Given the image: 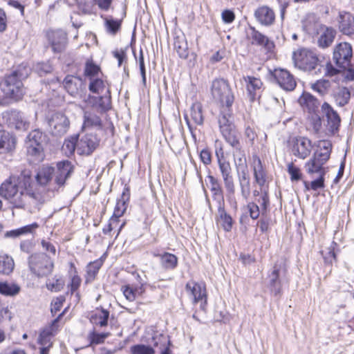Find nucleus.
Listing matches in <instances>:
<instances>
[{
  "instance_id": "13",
  "label": "nucleus",
  "mask_w": 354,
  "mask_h": 354,
  "mask_svg": "<svg viewBox=\"0 0 354 354\" xmlns=\"http://www.w3.org/2000/svg\"><path fill=\"white\" fill-rule=\"evenodd\" d=\"M298 102L304 110L310 113L315 114V129L318 130L321 126V118L316 113L320 106L319 101L312 94L304 93L298 99Z\"/></svg>"
},
{
  "instance_id": "52",
  "label": "nucleus",
  "mask_w": 354,
  "mask_h": 354,
  "mask_svg": "<svg viewBox=\"0 0 354 354\" xmlns=\"http://www.w3.org/2000/svg\"><path fill=\"white\" fill-rule=\"evenodd\" d=\"M88 88L92 93H102L105 88V83L100 78L91 77L90 80Z\"/></svg>"
},
{
  "instance_id": "10",
  "label": "nucleus",
  "mask_w": 354,
  "mask_h": 354,
  "mask_svg": "<svg viewBox=\"0 0 354 354\" xmlns=\"http://www.w3.org/2000/svg\"><path fill=\"white\" fill-rule=\"evenodd\" d=\"M211 93L213 98L223 106L230 108L234 102V95L227 81L216 79L212 82Z\"/></svg>"
},
{
  "instance_id": "8",
  "label": "nucleus",
  "mask_w": 354,
  "mask_h": 354,
  "mask_svg": "<svg viewBox=\"0 0 354 354\" xmlns=\"http://www.w3.org/2000/svg\"><path fill=\"white\" fill-rule=\"evenodd\" d=\"M28 267L35 276L44 277L51 274L54 263L50 257L44 253L34 254L28 258Z\"/></svg>"
},
{
  "instance_id": "57",
  "label": "nucleus",
  "mask_w": 354,
  "mask_h": 354,
  "mask_svg": "<svg viewBox=\"0 0 354 354\" xmlns=\"http://www.w3.org/2000/svg\"><path fill=\"white\" fill-rule=\"evenodd\" d=\"M64 282L59 279H53L46 282L47 288L52 292H58L63 288Z\"/></svg>"
},
{
  "instance_id": "29",
  "label": "nucleus",
  "mask_w": 354,
  "mask_h": 354,
  "mask_svg": "<svg viewBox=\"0 0 354 354\" xmlns=\"http://www.w3.org/2000/svg\"><path fill=\"white\" fill-rule=\"evenodd\" d=\"M239 186L243 198L247 201L251 194V183L248 171L236 172Z\"/></svg>"
},
{
  "instance_id": "32",
  "label": "nucleus",
  "mask_w": 354,
  "mask_h": 354,
  "mask_svg": "<svg viewBox=\"0 0 354 354\" xmlns=\"http://www.w3.org/2000/svg\"><path fill=\"white\" fill-rule=\"evenodd\" d=\"M16 139L9 132L0 130V153H6L15 148Z\"/></svg>"
},
{
  "instance_id": "15",
  "label": "nucleus",
  "mask_w": 354,
  "mask_h": 354,
  "mask_svg": "<svg viewBox=\"0 0 354 354\" xmlns=\"http://www.w3.org/2000/svg\"><path fill=\"white\" fill-rule=\"evenodd\" d=\"M68 118L62 113H55L48 120L50 130L54 136H62L64 135L69 128Z\"/></svg>"
},
{
  "instance_id": "49",
  "label": "nucleus",
  "mask_w": 354,
  "mask_h": 354,
  "mask_svg": "<svg viewBox=\"0 0 354 354\" xmlns=\"http://www.w3.org/2000/svg\"><path fill=\"white\" fill-rule=\"evenodd\" d=\"M110 335V333H97L96 328H93L88 334V339L90 342L89 346L97 345L104 342L105 339Z\"/></svg>"
},
{
  "instance_id": "27",
  "label": "nucleus",
  "mask_w": 354,
  "mask_h": 354,
  "mask_svg": "<svg viewBox=\"0 0 354 354\" xmlns=\"http://www.w3.org/2000/svg\"><path fill=\"white\" fill-rule=\"evenodd\" d=\"M63 313H61L57 318H56L51 323L50 325L45 327L40 333L39 337V344L42 346L49 345L50 343L51 338L55 336L58 331V322Z\"/></svg>"
},
{
  "instance_id": "46",
  "label": "nucleus",
  "mask_w": 354,
  "mask_h": 354,
  "mask_svg": "<svg viewBox=\"0 0 354 354\" xmlns=\"http://www.w3.org/2000/svg\"><path fill=\"white\" fill-rule=\"evenodd\" d=\"M20 287L13 283L0 281V293L6 296H14L19 292Z\"/></svg>"
},
{
  "instance_id": "30",
  "label": "nucleus",
  "mask_w": 354,
  "mask_h": 354,
  "mask_svg": "<svg viewBox=\"0 0 354 354\" xmlns=\"http://www.w3.org/2000/svg\"><path fill=\"white\" fill-rule=\"evenodd\" d=\"M339 19L340 32L348 36L354 35V17L349 12H342L339 15Z\"/></svg>"
},
{
  "instance_id": "3",
  "label": "nucleus",
  "mask_w": 354,
  "mask_h": 354,
  "mask_svg": "<svg viewBox=\"0 0 354 354\" xmlns=\"http://www.w3.org/2000/svg\"><path fill=\"white\" fill-rule=\"evenodd\" d=\"M294 65L298 69L318 75L322 73L321 60L317 53L309 48H301L292 53Z\"/></svg>"
},
{
  "instance_id": "43",
  "label": "nucleus",
  "mask_w": 354,
  "mask_h": 354,
  "mask_svg": "<svg viewBox=\"0 0 354 354\" xmlns=\"http://www.w3.org/2000/svg\"><path fill=\"white\" fill-rule=\"evenodd\" d=\"M350 97V91L346 87L339 88L338 91L334 94L335 100L339 106H344L348 104Z\"/></svg>"
},
{
  "instance_id": "4",
  "label": "nucleus",
  "mask_w": 354,
  "mask_h": 354,
  "mask_svg": "<svg viewBox=\"0 0 354 354\" xmlns=\"http://www.w3.org/2000/svg\"><path fill=\"white\" fill-rule=\"evenodd\" d=\"M333 59L335 64L346 71L345 78L354 80V63L353 48L348 42H340L333 48Z\"/></svg>"
},
{
  "instance_id": "36",
  "label": "nucleus",
  "mask_w": 354,
  "mask_h": 354,
  "mask_svg": "<svg viewBox=\"0 0 354 354\" xmlns=\"http://www.w3.org/2000/svg\"><path fill=\"white\" fill-rule=\"evenodd\" d=\"M122 290L125 298L129 301H133L138 297L141 296L145 292L143 285L136 287L126 285L122 287Z\"/></svg>"
},
{
  "instance_id": "48",
  "label": "nucleus",
  "mask_w": 354,
  "mask_h": 354,
  "mask_svg": "<svg viewBox=\"0 0 354 354\" xmlns=\"http://www.w3.org/2000/svg\"><path fill=\"white\" fill-rule=\"evenodd\" d=\"M104 26L108 33L115 35L120 29L122 21L110 17H103Z\"/></svg>"
},
{
  "instance_id": "25",
  "label": "nucleus",
  "mask_w": 354,
  "mask_h": 354,
  "mask_svg": "<svg viewBox=\"0 0 354 354\" xmlns=\"http://www.w3.org/2000/svg\"><path fill=\"white\" fill-rule=\"evenodd\" d=\"M85 102L88 107L96 109L100 113H104L111 109V99L109 97L88 95Z\"/></svg>"
},
{
  "instance_id": "62",
  "label": "nucleus",
  "mask_w": 354,
  "mask_h": 354,
  "mask_svg": "<svg viewBox=\"0 0 354 354\" xmlns=\"http://www.w3.org/2000/svg\"><path fill=\"white\" fill-rule=\"evenodd\" d=\"M113 0H93V3L98 6V8L104 11H108L111 7Z\"/></svg>"
},
{
  "instance_id": "11",
  "label": "nucleus",
  "mask_w": 354,
  "mask_h": 354,
  "mask_svg": "<svg viewBox=\"0 0 354 354\" xmlns=\"http://www.w3.org/2000/svg\"><path fill=\"white\" fill-rule=\"evenodd\" d=\"M303 27L309 34H313L315 30L319 27V32H317L319 35L317 39V45L321 48L329 47L333 42L336 35V31L333 28L317 23H308L307 20L303 22Z\"/></svg>"
},
{
  "instance_id": "40",
  "label": "nucleus",
  "mask_w": 354,
  "mask_h": 354,
  "mask_svg": "<svg viewBox=\"0 0 354 354\" xmlns=\"http://www.w3.org/2000/svg\"><path fill=\"white\" fill-rule=\"evenodd\" d=\"M174 49L179 57L186 59L189 55V48L187 41L184 37H176L174 40Z\"/></svg>"
},
{
  "instance_id": "2",
  "label": "nucleus",
  "mask_w": 354,
  "mask_h": 354,
  "mask_svg": "<svg viewBox=\"0 0 354 354\" xmlns=\"http://www.w3.org/2000/svg\"><path fill=\"white\" fill-rule=\"evenodd\" d=\"M332 143L330 140H319L317 143V150L313 156L305 163L306 171L310 175H325L324 165L329 160L332 151Z\"/></svg>"
},
{
  "instance_id": "22",
  "label": "nucleus",
  "mask_w": 354,
  "mask_h": 354,
  "mask_svg": "<svg viewBox=\"0 0 354 354\" xmlns=\"http://www.w3.org/2000/svg\"><path fill=\"white\" fill-rule=\"evenodd\" d=\"M63 85L66 91L73 97L80 95L84 88L82 78L74 75H67L63 80Z\"/></svg>"
},
{
  "instance_id": "35",
  "label": "nucleus",
  "mask_w": 354,
  "mask_h": 354,
  "mask_svg": "<svg viewBox=\"0 0 354 354\" xmlns=\"http://www.w3.org/2000/svg\"><path fill=\"white\" fill-rule=\"evenodd\" d=\"M55 168L49 165H43L38 171L36 180L39 185H46L52 179Z\"/></svg>"
},
{
  "instance_id": "1",
  "label": "nucleus",
  "mask_w": 354,
  "mask_h": 354,
  "mask_svg": "<svg viewBox=\"0 0 354 354\" xmlns=\"http://www.w3.org/2000/svg\"><path fill=\"white\" fill-rule=\"evenodd\" d=\"M29 174L23 172L19 176H10L0 186V195L8 200L14 207H23L28 198L39 201L41 195L35 187Z\"/></svg>"
},
{
  "instance_id": "18",
  "label": "nucleus",
  "mask_w": 354,
  "mask_h": 354,
  "mask_svg": "<svg viewBox=\"0 0 354 354\" xmlns=\"http://www.w3.org/2000/svg\"><path fill=\"white\" fill-rule=\"evenodd\" d=\"M98 145L99 140L95 135L86 134L77 139V151L81 155H90Z\"/></svg>"
},
{
  "instance_id": "28",
  "label": "nucleus",
  "mask_w": 354,
  "mask_h": 354,
  "mask_svg": "<svg viewBox=\"0 0 354 354\" xmlns=\"http://www.w3.org/2000/svg\"><path fill=\"white\" fill-rule=\"evenodd\" d=\"M257 20L263 26L272 25L275 19V14L272 9L267 6L259 7L254 12Z\"/></svg>"
},
{
  "instance_id": "23",
  "label": "nucleus",
  "mask_w": 354,
  "mask_h": 354,
  "mask_svg": "<svg viewBox=\"0 0 354 354\" xmlns=\"http://www.w3.org/2000/svg\"><path fill=\"white\" fill-rule=\"evenodd\" d=\"M48 41L52 49L55 53H60L66 47L67 37L64 32L62 30H53L47 33Z\"/></svg>"
},
{
  "instance_id": "9",
  "label": "nucleus",
  "mask_w": 354,
  "mask_h": 354,
  "mask_svg": "<svg viewBox=\"0 0 354 354\" xmlns=\"http://www.w3.org/2000/svg\"><path fill=\"white\" fill-rule=\"evenodd\" d=\"M216 152L219 171L221 174L227 196L232 199L235 194V184L232 176V169L230 162L226 159L222 149Z\"/></svg>"
},
{
  "instance_id": "53",
  "label": "nucleus",
  "mask_w": 354,
  "mask_h": 354,
  "mask_svg": "<svg viewBox=\"0 0 354 354\" xmlns=\"http://www.w3.org/2000/svg\"><path fill=\"white\" fill-rule=\"evenodd\" d=\"M131 354H155L153 347L145 344H136L130 348Z\"/></svg>"
},
{
  "instance_id": "34",
  "label": "nucleus",
  "mask_w": 354,
  "mask_h": 354,
  "mask_svg": "<svg viewBox=\"0 0 354 354\" xmlns=\"http://www.w3.org/2000/svg\"><path fill=\"white\" fill-rule=\"evenodd\" d=\"M208 178L211 185L210 189L212 192L213 200L216 202L217 205L224 204L223 189L218 179L213 176H209Z\"/></svg>"
},
{
  "instance_id": "16",
  "label": "nucleus",
  "mask_w": 354,
  "mask_h": 354,
  "mask_svg": "<svg viewBox=\"0 0 354 354\" xmlns=\"http://www.w3.org/2000/svg\"><path fill=\"white\" fill-rule=\"evenodd\" d=\"M273 76L279 86L286 91H293L297 86L294 76L286 69H274Z\"/></svg>"
},
{
  "instance_id": "31",
  "label": "nucleus",
  "mask_w": 354,
  "mask_h": 354,
  "mask_svg": "<svg viewBox=\"0 0 354 354\" xmlns=\"http://www.w3.org/2000/svg\"><path fill=\"white\" fill-rule=\"evenodd\" d=\"M231 146L234 148L233 151V156L236 172L248 171L245 154L241 147L239 138L237 139V145Z\"/></svg>"
},
{
  "instance_id": "6",
  "label": "nucleus",
  "mask_w": 354,
  "mask_h": 354,
  "mask_svg": "<svg viewBox=\"0 0 354 354\" xmlns=\"http://www.w3.org/2000/svg\"><path fill=\"white\" fill-rule=\"evenodd\" d=\"M47 143V136L39 129L29 133L26 140L27 153L37 162H41L44 158V146Z\"/></svg>"
},
{
  "instance_id": "19",
  "label": "nucleus",
  "mask_w": 354,
  "mask_h": 354,
  "mask_svg": "<svg viewBox=\"0 0 354 354\" xmlns=\"http://www.w3.org/2000/svg\"><path fill=\"white\" fill-rule=\"evenodd\" d=\"M285 271L282 263L278 261L274 263L270 272L268 274V286L272 294L278 295L281 291V282L280 274Z\"/></svg>"
},
{
  "instance_id": "59",
  "label": "nucleus",
  "mask_w": 354,
  "mask_h": 354,
  "mask_svg": "<svg viewBox=\"0 0 354 354\" xmlns=\"http://www.w3.org/2000/svg\"><path fill=\"white\" fill-rule=\"evenodd\" d=\"M126 210L125 201H118L115 205L113 215L111 216L112 218H116L118 222H120V217H121Z\"/></svg>"
},
{
  "instance_id": "64",
  "label": "nucleus",
  "mask_w": 354,
  "mask_h": 354,
  "mask_svg": "<svg viewBox=\"0 0 354 354\" xmlns=\"http://www.w3.org/2000/svg\"><path fill=\"white\" fill-rule=\"evenodd\" d=\"M200 158L205 165H209L212 162L210 151L206 149H203L200 153Z\"/></svg>"
},
{
  "instance_id": "14",
  "label": "nucleus",
  "mask_w": 354,
  "mask_h": 354,
  "mask_svg": "<svg viewBox=\"0 0 354 354\" xmlns=\"http://www.w3.org/2000/svg\"><path fill=\"white\" fill-rule=\"evenodd\" d=\"M292 154L301 159L307 158L312 151L311 141L306 137H295L290 141Z\"/></svg>"
},
{
  "instance_id": "38",
  "label": "nucleus",
  "mask_w": 354,
  "mask_h": 354,
  "mask_svg": "<svg viewBox=\"0 0 354 354\" xmlns=\"http://www.w3.org/2000/svg\"><path fill=\"white\" fill-rule=\"evenodd\" d=\"M155 257H160L161 266L167 270H173L176 268L178 265V258L176 255L165 252L162 254H156Z\"/></svg>"
},
{
  "instance_id": "12",
  "label": "nucleus",
  "mask_w": 354,
  "mask_h": 354,
  "mask_svg": "<svg viewBox=\"0 0 354 354\" xmlns=\"http://www.w3.org/2000/svg\"><path fill=\"white\" fill-rule=\"evenodd\" d=\"M232 119L230 108H223L218 118L219 128L225 140L230 145H236L239 137Z\"/></svg>"
},
{
  "instance_id": "58",
  "label": "nucleus",
  "mask_w": 354,
  "mask_h": 354,
  "mask_svg": "<svg viewBox=\"0 0 354 354\" xmlns=\"http://www.w3.org/2000/svg\"><path fill=\"white\" fill-rule=\"evenodd\" d=\"M288 172L290 175L292 181L299 180L301 178V173L299 167H296L292 162L288 165Z\"/></svg>"
},
{
  "instance_id": "61",
  "label": "nucleus",
  "mask_w": 354,
  "mask_h": 354,
  "mask_svg": "<svg viewBox=\"0 0 354 354\" xmlns=\"http://www.w3.org/2000/svg\"><path fill=\"white\" fill-rule=\"evenodd\" d=\"M339 71L330 62H328L325 65L324 75L326 77H333L337 75Z\"/></svg>"
},
{
  "instance_id": "7",
  "label": "nucleus",
  "mask_w": 354,
  "mask_h": 354,
  "mask_svg": "<svg viewBox=\"0 0 354 354\" xmlns=\"http://www.w3.org/2000/svg\"><path fill=\"white\" fill-rule=\"evenodd\" d=\"M21 79L22 75L19 71H14L4 77L0 83V87L6 97L18 100L23 96Z\"/></svg>"
},
{
  "instance_id": "50",
  "label": "nucleus",
  "mask_w": 354,
  "mask_h": 354,
  "mask_svg": "<svg viewBox=\"0 0 354 354\" xmlns=\"http://www.w3.org/2000/svg\"><path fill=\"white\" fill-rule=\"evenodd\" d=\"M102 265V262L97 260L91 262L87 265L86 279L87 282L93 281L95 279Z\"/></svg>"
},
{
  "instance_id": "55",
  "label": "nucleus",
  "mask_w": 354,
  "mask_h": 354,
  "mask_svg": "<svg viewBox=\"0 0 354 354\" xmlns=\"http://www.w3.org/2000/svg\"><path fill=\"white\" fill-rule=\"evenodd\" d=\"M100 71V67L93 64L92 61H87L85 66L84 73L86 76L95 78Z\"/></svg>"
},
{
  "instance_id": "33",
  "label": "nucleus",
  "mask_w": 354,
  "mask_h": 354,
  "mask_svg": "<svg viewBox=\"0 0 354 354\" xmlns=\"http://www.w3.org/2000/svg\"><path fill=\"white\" fill-rule=\"evenodd\" d=\"M243 80L246 84L247 91L251 100L253 101L257 95V92L261 90L263 83L259 78L252 76L243 77Z\"/></svg>"
},
{
  "instance_id": "41",
  "label": "nucleus",
  "mask_w": 354,
  "mask_h": 354,
  "mask_svg": "<svg viewBox=\"0 0 354 354\" xmlns=\"http://www.w3.org/2000/svg\"><path fill=\"white\" fill-rule=\"evenodd\" d=\"M38 227L39 225L37 223H33L30 225H28L16 230L8 231L5 236L6 237L16 238L24 234L32 233Z\"/></svg>"
},
{
  "instance_id": "47",
  "label": "nucleus",
  "mask_w": 354,
  "mask_h": 354,
  "mask_svg": "<svg viewBox=\"0 0 354 354\" xmlns=\"http://www.w3.org/2000/svg\"><path fill=\"white\" fill-rule=\"evenodd\" d=\"M15 263L13 259L8 255L0 256V272L9 274L13 271Z\"/></svg>"
},
{
  "instance_id": "56",
  "label": "nucleus",
  "mask_w": 354,
  "mask_h": 354,
  "mask_svg": "<svg viewBox=\"0 0 354 354\" xmlns=\"http://www.w3.org/2000/svg\"><path fill=\"white\" fill-rule=\"evenodd\" d=\"M246 209L249 212L250 218L253 220H256L259 218L260 212H261L262 215H264L267 212L266 211L264 214H262V210H260L259 207L254 202L248 203L246 205ZM261 209H262L261 208Z\"/></svg>"
},
{
  "instance_id": "26",
  "label": "nucleus",
  "mask_w": 354,
  "mask_h": 354,
  "mask_svg": "<svg viewBox=\"0 0 354 354\" xmlns=\"http://www.w3.org/2000/svg\"><path fill=\"white\" fill-rule=\"evenodd\" d=\"M110 312L103 308H97L92 311L89 317L94 328H104L108 325Z\"/></svg>"
},
{
  "instance_id": "45",
  "label": "nucleus",
  "mask_w": 354,
  "mask_h": 354,
  "mask_svg": "<svg viewBox=\"0 0 354 354\" xmlns=\"http://www.w3.org/2000/svg\"><path fill=\"white\" fill-rule=\"evenodd\" d=\"M84 127L102 128V121L99 116L85 111L84 115Z\"/></svg>"
},
{
  "instance_id": "51",
  "label": "nucleus",
  "mask_w": 354,
  "mask_h": 354,
  "mask_svg": "<svg viewBox=\"0 0 354 354\" xmlns=\"http://www.w3.org/2000/svg\"><path fill=\"white\" fill-rule=\"evenodd\" d=\"M337 246V243L333 241L328 248L322 251V254L326 263H332L336 260L335 248Z\"/></svg>"
},
{
  "instance_id": "24",
  "label": "nucleus",
  "mask_w": 354,
  "mask_h": 354,
  "mask_svg": "<svg viewBox=\"0 0 354 354\" xmlns=\"http://www.w3.org/2000/svg\"><path fill=\"white\" fill-rule=\"evenodd\" d=\"M248 38L251 40L252 44L260 46L268 51L272 50L274 47V44L272 41L253 27L250 28V32L248 33Z\"/></svg>"
},
{
  "instance_id": "60",
  "label": "nucleus",
  "mask_w": 354,
  "mask_h": 354,
  "mask_svg": "<svg viewBox=\"0 0 354 354\" xmlns=\"http://www.w3.org/2000/svg\"><path fill=\"white\" fill-rule=\"evenodd\" d=\"M65 299L62 296L55 298L51 303V313L55 314L59 311Z\"/></svg>"
},
{
  "instance_id": "54",
  "label": "nucleus",
  "mask_w": 354,
  "mask_h": 354,
  "mask_svg": "<svg viewBox=\"0 0 354 354\" xmlns=\"http://www.w3.org/2000/svg\"><path fill=\"white\" fill-rule=\"evenodd\" d=\"M77 139L75 137H71L66 140L62 146V149L67 156L72 155L75 150H77Z\"/></svg>"
},
{
  "instance_id": "37",
  "label": "nucleus",
  "mask_w": 354,
  "mask_h": 354,
  "mask_svg": "<svg viewBox=\"0 0 354 354\" xmlns=\"http://www.w3.org/2000/svg\"><path fill=\"white\" fill-rule=\"evenodd\" d=\"M9 120L10 124L16 129L26 130L29 127V123L20 112L12 111Z\"/></svg>"
},
{
  "instance_id": "39",
  "label": "nucleus",
  "mask_w": 354,
  "mask_h": 354,
  "mask_svg": "<svg viewBox=\"0 0 354 354\" xmlns=\"http://www.w3.org/2000/svg\"><path fill=\"white\" fill-rule=\"evenodd\" d=\"M218 212V222L224 229V230L229 232L232 227V218L225 211V203L217 205Z\"/></svg>"
},
{
  "instance_id": "5",
  "label": "nucleus",
  "mask_w": 354,
  "mask_h": 354,
  "mask_svg": "<svg viewBox=\"0 0 354 354\" xmlns=\"http://www.w3.org/2000/svg\"><path fill=\"white\" fill-rule=\"evenodd\" d=\"M253 175L255 183L259 186L261 191L263 192L262 196L257 201L261 206L262 214H264L270 205V200L268 194V189L266 186L267 181V173L263 166L261 159L257 156H253L252 165Z\"/></svg>"
},
{
  "instance_id": "20",
  "label": "nucleus",
  "mask_w": 354,
  "mask_h": 354,
  "mask_svg": "<svg viewBox=\"0 0 354 354\" xmlns=\"http://www.w3.org/2000/svg\"><path fill=\"white\" fill-rule=\"evenodd\" d=\"M73 171V166L70 161L64 160L57 162L53 174L55 183L59 187L63 186Z\"/></svg>"
},
{
  "instance_id": "63",
  "label": "nucleus",
  "mask_w": 354,
  "mask_h": 354,
  "mask_svg": "<svg viewBox=\"0 0 354 354\" xmlns=\"http://www.w3.org/2000/svg\"><path fill=\"white\" fill-rule=\"evenodd\" d=\"M325 175H318V178L310 183V189L313 190H317L324 187V178Z\"/></svg>"
},
{
  "instance_id": "21",
  "label": "nucleus",
  "mask_w": 354,
  "mask_h": 354,
  "mask_svg": "<svg viewBox=\"0 0 354 354\" xmlns=\"http://www.w3.org/2000/svg\"><path fill=\"white\" fill-rule=\"evenodd\" d=\"M321 109L326 118L329 131L332 133L337 131L340 125L341 119L337 111L328 102L323 103Z\"/></svg>"
},
{
  "instance_id": "42",
  "label": "nucleus",
  "mask_w": 354,
  "mask_h": 354,
  "mask_svg": "<svg viewBox=\"0 0 354 354\" xmlns=\"http://www.w3.org/2000/svg\"><path fill=\"white\" fill-rule=\"evenodd\" d=\"M331 87V82L326 79H320L311 84V88L320 95H326Z\"/></svg>"
},
{
  "instance_id": "44",
  "label": "nucleus",
  "mask_w": 354,
  "mask_h": 354,
  "mask_svg": "<svg viewBox=\"0 0 354 354\" xmlns=\"http://www.w3.org/2000/svg\"><path fill=\"white\" fill-rule=\"evenodd\" d=\"M191 118L197 125H202L204 118L203 115L202 104L200 102H194L191 107Z\"/></svg>"
},
{
  "instance_id": "17",
  "label": "nucleus",
  "mask_w": 354,
  "mask_h": 354,
  "mask_svg": "<svg viewBox=\"0 0 354 354\" xmlns=\"http://www.w3.org/2000/svg\"><path fill=\"white\" fill-rule=\"evenodd\" d=\"M185 290L188 295L192 298L194 304L201 301H203V305L207 304L206 288L204 283L190 281L187 283Z\"/></svg>"
}]
</instances>
